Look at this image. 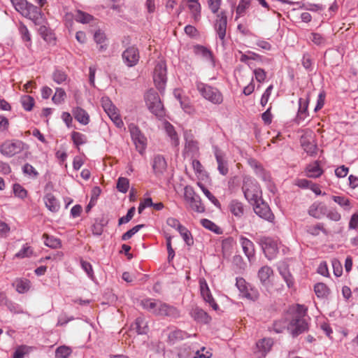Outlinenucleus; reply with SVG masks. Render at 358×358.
<instances>
[{
    "label": "nucleus",
    "mask_w": 358,
    "mask_h": 358,
    "mask_svg": "<svg viewBox=\"0 0 358 358\" xmlns=\"http://www.w3.org/2000/svg\"><path fill=\"white\" fill-rule=\"evenodd\" d=\"M140 304L145 310L155 316L173 318H177L180 316V312L176 307L159 299H144L141 301Z\"/></svg>",
    "instance_id": "1"
},
{
    "label": "nucleus",
    "mask_w": 358,
    "mask_h": 358,
    "mask_svg": "<svg viewBox=\"0 0 358 358\" xmlns=\"http://www.w3.org/2000/svg\"><path fill=\"white\" fill-rule=\"evenodd\" d=\"M242 189L245 198L250 203H257L262 199V190L258 183L250 177L243 178Z\"/></svg>",
    "instance_id": "2"
},
{
    "label": "nucleus",
    "mask_w": 358,
    "mask_h": 358,
    "mask_svg": "<svg viewBox=\"0 0 358 358\" xmlns=\"http://www.w3.org/2000/svg\"><path fill=\"white\" fill-rule=\"evenodd\" d=\"M196 89L201 96L213 104H220L223 101V96L218 89L208 84L198 82Z\"/></svg>",
    "instance_id": "3"
},
{
    "label": "nucleus",
    "mask_w": 358,
    "mask_h": 358,
    "mask_svg": "<svg viewBox=\"0 0 358 358\" xmlns=\"http://www.w3.org/2000/svg\"><path fill=\"white\" fill-rule=\"evenodd\" d=\"M146 105L150 112L158 117L164 115V106L158 93L154 90H150L145 95Z\"/></svg>",
    "instance_id": "4"
},
{
    "label": "nucleus",
    "mask_w": 358,
    "mask_h": 358,
    "mask_svg": "<svg viewBox=\"0 0 358 358\" xmlns=\"http://www.w3.org/2000/svg\"><path fill=\"white\" fill-rule=\"evenodd\" d=\"M178 356L179 358H210L212 353L206 350L205 347L199 350L194 347L184 345L179 349Z\"/></svg>",
    "instance_id": "5"
},
{
    "label": "nucleus",
    "mask_w": 358,
    "mask_h": 358,
    "mask_svg": "<svg viewBox=\"0 0 358 358\" xmlns=\"http://www.w3.org/2000/svg\"><path fill=\"white\" fill-rule=\"evenodd\" d=\"M129 130L131 136V139L136 145L137 151L143 155L147 147V138L141 132L140 129L135 124L129 125Z\"/></svg>",
    "instance_id": "6"
},
{
    "label": "nucleus",
    "mask_w": 358,
    "mask_h": 358,
    "mask_svg": "<svg viewBox=\"0 0 358 358\" xmlns=\"http://www.w3.org/2000/svg\"><path fill=\"white\" fill-rule=\"evenodd\" d=\"M185 199L189 203V207L194 211L203 213L205 212L206 208L203 204L200 196L195 194L193 189L190 187L185 188Z\"/></svg>",
    "instance_id": "7"
},
{
    "label": "nucleus",
    "mask_w": 358,
    "mask_h": 358,
    "mask_svg": "<svg viewBox=\"0 0 358 358\" xmlns=\"http://www.w3.org/2000/svg\"><path fill=\"white\" fill-rule=\"evenodd\" d=\"M24 149V143L20 141L4 142L0 147V152L2 155L11 157L20 153Z\"/></svg>",
    "instance_id": "8"
},
{
    "label": "nucleus",
    "mask_w": 358,
    "mask_h": 358,
    "mask_svg": "<svg viewBox=\"0 0 358 358\" xmlns=\"http://www.w3.org/2000/svg\"><path fill=\"white\" fill-rule=\"evenodd\" d=\"M227 26V12L222 10L220 13L216 15V19L214 23V29L220 39L224 43Z\"/></svg>",
    "instance_id": "9"
},
{
    "label": "nucleus",
    "mask_w": 358,
    "mask_h": 358,
    "mask_svg": "<svg viewBox=\"0 0 358 358\" xmlns=\"http://www.w3.org/2000/svg\"><path fill=\"white\" fill-rule=\"evenodd\" d=\"M153 80L159 90L164 89L166 82V68L164 62H161L156 64L153 73Z\"/></svg>",
    "instance_id": "10"
},
{
    "label": "nucleus",
    "mask_w": 358,
    "mask_h": 358,
    "mask_svg": "<svg viewBox=\"0 0 358 358\" xmlns=\"http://www.w3.org/2000/svg\"><path fill=\"white\" fill-rule=\"evenodd\" d=\"M255 213L261 218L272 222L274 220V215L271 212L269 206L262 199L257 203H252Z\"/></svg>",
    "instance_id": "11"
},
{
    "label": "nucleus",
    "mask_w": 358,
    "mask_h": 358,
    "mask_svg": "<svg viewBox=\"0 0 358 358\" xmlns=\"http://www.w3.org/2000/svg\"><path fill=\"white\" fill-rule=\"evenodd\" d=\"M122 56L124 62L129 67L136 65L140 58L138 50L134 46H131L127 48L122 52Z\"/></svg>",
    "instance_id": "12"
},
{
    "label": "nucleus",
    "mask_w": 358,
    "mask_h": 358,
    "mask_svg": "<svg viewBox=\"0 0 358 358\" xmlns=\"http://www.w3.org/2000/svg\"><path fill=\"white\" fill-rule=\"evenodd\" d=\"M236 285L242 295L249 299L255 300L258 297L257 291L250 288V285L242 278H236Z\"/></svg>",
    "instance_id": "13"
},
{
    "label": "nucleus",
    "mask_w": 358,
    "mask_h": 358,
    "mask_svg": "<svg viewBox=\"0 0 358 358\" xmlns=\"http://www.w3.org/2000/svg\"><path fill=\"white\" fill-rule=\"evenodd\" d=\"M24 17L31 20L35 24H42L45 22V17L41 8L33 4L29 6Z\"/></svg>",
    "instance_id": "14"
},
{
    "label": "nucleus",
    "mask_w": 358,
    "mask_h": 358,
    "mask_svg": "<svg viewBox=\"0 0 358 358\" xmlns=\"http://www.w3.org/2000/svg\"><path fill=\"white\" fill-rule=\"evenodd\" d=\"M199 286L201 294L204 299V301L209 303V305L213 308V310H217L218 309V305L215 301L208 285L206 281L204 279H200L199 280Z\"/></svg>",
    "instance_id": "15"
},
{
    "label": "nucleus",
    "mask_w": 358,
    "mask_h": 358,
    "mask_svg": "<svg viewBox=\"0 0 358 358\" xmlns=\"http://www.w3.org/2000/svg\"><path fill=\"white\" fill-rule=\"evenodd\" d=\"M262 248L268 259H271L278 250V244L275 241L268 237H264L261 239Z\"/></svg>",
    "instance_id": "16"
},
{
    "label": "nucleus",
    "mask_w": 358,
    "mask_h": 358,
    "mask_svg": "<svg viewBox=\"0 0 358 358\" xmlns=\"http://www.w3.org/2000/svg\"><path fill=\"white\" fill-rule=\"evenodd\" d=\"M290 326L294 336H297L307 329V322L301 315H295L290 322Z\"/></svg>",
    "instance_id": "17"
},
{
    "label": "nucleus",
    "mask_w": 358,
    "mask_h": 358,
    "mask_svg": "<svg viewBox=\"0 0 358 358\" xmlns=\"http://www.w3.org/2000/svg\"><path fill=\"white\" fill-rule=\"evenodd\" d=\"M184 138L185 141V151L195 154L199 150V143L194 139V137L191 131H185L184 132Z\"/></svg>",
    "instance_id": "18"
},
{
    "label": "nucleus",
    "mask_w": 358,
    "mask_h": 358,
    "mask_svg": "<svg viewBox=\"0 0 358 358\" xmlns=\"http://www.w3.org/2000/svg\"><path fill=\"white\" fill-rule=\"evenodd\" d=\"M309 103V98L306 99L300 98L299 100V110L297 115L296 117V122L297 124H300L303 122L309 115L308 111V106Z\"/></svg>",
    "instance_id": "19"
},
{
    "label": "nucleus",
    "mask_w": 358,
    "mask_h": 358,
    "mask_svg": "<svg viewBox=\"0 0 358 358\" xmlns=\"http://www.w3.org/2000/svg\"><path fill=\"white\" fill-rule=\"evenodd\" d=\"M273 341L271 338H263L257 343V349L255 352L258 358L264 357L271 349Z\"/></svg>",
    "instance_id": "20"
},
{
    "label": "nucleus",
    "mask_w": 358,
    "mask_h": 358,
    "mask_svg": "<svg viewBox=\"0 0 358 358\" xmlns=\"http://www.w3.org/2000/svg\"><path fill=\"white\" fill-rule=\"evenodd\" d=\"M327 212L326 205L321 202H314L308 209V214L317 219H320L324 216Z\"/></svg>",
    "instance_id": "21"
},
{
    "label": "nucleus",
    "mask_w": 358,
    "mask_h": 358,
    "mask_svg": "<svg viewBox=\"0 0 358 358\" xmlns=\"http://www.w3.org/2000/svg\"><path fill=\"white\" fill-rule=\"evenodd\" d=\"M278 271L280 275L282 277L284 280L285 281L287 286L289 288H291L294 286V278L292 275L290 273L288 266L285 262H280L278 266Z\"/></svg>",
    "instance_id": "22"
},
{
    "label": "nucleus",
    "mask_w": 358,
    "mask_h": 358,
    "mask_svg": "<svg viewBox=\"0 0 358 358\" xmlns=\"http://www.w3.org/2000/svg\"><path fill=\"white\" fill-rule=\"evenodd\" d=\"M187 6L193 20L199 22L201 17V6L199 1L187 2Z\"/></svg>",
    "instance_id": "23"
},
{
    "label": "nucleus",
    "mask_w": 358,
    "mask_h": 358,
    "mask_svg": "<svg viewBox=\"0 0 358 358\" xmlns=\"http://www.w3.org/2000/svg\"><path fill=\"white\" fill-rule=\"evenodd\" d=\"M166 162L163 156H155L152 162V169L157 176L162 175L166 169Z\"/></svg>",
    "instance_id": "24"
},
{
    "label": "nucleus",
    "mask_w": 358,
    "mask_h": 358,
    "mask_svg": "<svg viewBox=\"0 0 358 358\" xmlns=\"http://www.w3.org/2000/svg\"><path fill=\"white\" fill-rule=\"evenodd\" d=\"M191 316L198 322L207 324L211 320V317L203 310L196 307L190 313Z\"/></svg>",
    "instance_id": "25"
},
{
    "label": "nucleus",
    "mask_w": 358,
    "mask_h": 358,
    "mask_svg": "<svg viewBox=\"0 0 358 358\" xmlns=\"http://www.w3.org/2000/svg\"><path fill=\"white\" fill-rule=\"evenodd\" d=\"M164 127L167 136L171 139L172 145L174 147H178L179 145L180 141L174 127L170 122L166 121L164 123Z\"/></svg>",
    "instance_id": "26"
},
{
    "label": "nucleus",
    "mask_w": 358,
    "mask_h": 358,
    "mask_svg": "<svg viewBox=\"0 0 358 358\" xmlns=\"http://www.w3.org/2000/svg\"><path fill=\"white\" fill-rule=\"evenodd\" d=\"M44 202L47 208L51 212H57L60 208L58 200L52 193H48L44 196Z\"/></svg>",
    "instance_id": "27"
},
{
    "label": "nucleus",
    "mask_w": 358,
    "mask_h": 358,
    "mask_svg": "<svg viewBox=\"0 0 358 358\" xmlns=\"http://www.w3.org/2000/svg\"><path fill=\"white\" fill-rule=\"evenodd\" d=\"M215 156L217 163V169L219 172L223 176L227 175L229 169L227 162L224 159L222 152L220 150L216 149Z\"/></svg>",
    "instance_id": "28"
},
{
    "label": "nucleus",
    "mask_w": 358,
    "mask_h": 358,
    "mask_svg": "<svg viewBox=\"0 0 358 358\" xmlns=\"http://www.w3.org/2000/svg\"><path fill=\"white\" fill-rule=\"evenodd\" d=\"M75 119L83 125H87L90 122V116L86 110L80 107H76L72 110Z\"/></svg>",
    "instance_id": "29"
},
{
    "label": "nucleus",
    "mask_w": 358,
    "mask_h": 358,
    "mask_svg": "<svg viewBox=\"0 0 358 358\" xmlns=\"http://www.w3.org/2000/svg\"><path fill=\"white\" fill-rule=\"evenodd\" d=\"M240 243L242 246L243 250L245 255L250 259L251 257L254 256L255 254V248L253 243L249 240L248 238L241 236L240 237Z\"/></svg>",
    "instance_id": "30"
},
{
    "label": "nucleus",
    "mask_w": 358,
    "mask_h": 358,
    "mask_svg": "<svg viewBox=\"0 0 358 358\" xmlns=\"http://www.w3.org/2000/svg\"><path fill=\"white\" fill-rule=\"evenodd\" d=\"M131 327L138 334H146L148 331V323L143 317H137Z\"/></svg>",
    "instance_id": "31"
},
{
    "label": "nucleus",
    "mask_w": 358,
    "mask_h": 358,
    "mask_svg": "<svg viewBox=\"0 0 358 358\" xmlns=\"http://www.w3.org/2000/svg\"><path fill=\"white\" fill-rule=\"evenodd\" d=\"M230 212L236 217H241L244 214V207L238 200H232L229 205Z\"/></svg>",
    "instance_id": "32"
},
{
    "label": "nucleus",
    "mask_w": 358,
    "mask_h": 358,
    "mask_svg": "<svg viewBox=\"0 0 358 358\" xmlns=\"http://www.w3.org/2000/svg\"><path fill=\"white\" fill-rule=\"evenodd\" d=\"M273 269L268 266H262L258 271V277L263 285H266L269 282L270 277L273 275Z\"/></svg>",
    "instance_id": "33"
},
{
    "label": "nucleus",
    "mask_w": 358,
    "mask_h": 358,
    "mask_svg": "<svg viewBox=\"0 0 358 358\" xmlns=\"http://www.w3.org/2000/svg\"><path fill=\"white\" fill-rule=\"evenodd\" d=\"M323 173L318 162L309 164L306 168V176L309 178H318Z\"/></svg>",
    "instance_id": "34"
},
{
    "label": "nucleus",
    "mask_w": 358,
    "mask_h": 358,
    "mask_svg": "<svg viewBox=\"0 0 358 358\" xmlns=\"http://www.w3.org/2000/svg\"><path fill=\"white\" fill-rule=\"evenodd\" d=\"M13 5L15 10L20 13L23 16L27 13L28 8L31 3L26 0H12Z\"/></svg>",
    "instance_id": "35"
},
{
    "label": "nucleus",
    "mask_w": 358,
    "mask_h": 358,
    "mask_svg": "<svg viewBox=\"0 0 358 358\" xmlns=\"http://www.w3.org/2000/svg\"><path fill=\"white\" fill-rule=\"evenodd\" d=\"M315 294L318 298H327L329 294V287L322 282L317 283L314 287Z\"/></svg>",
    "instance_id": "36"
},
{
    "label": "nucleus",
    "mask_w": 358,
    "mask_h": 358,
    "mask_svg": "<svg viewBox=\"0 0 358 358\" xmlns=\"http://www.w3.org/2000/svg\"><path fill=\"white\" fill-rule=\"evenodd\" d=\"M43 238L44 239V243L46 246L51 248H58L61 246L60 240L57 238H55L52 236H49L46 234L43 235Z\"/></svg>",
    "instance_id": "37"
},
{
    "label": "nucleus",
    "mask_w": 358,
    "mask_h": 358,
    "mask_svg": "<svg viewBox=\"0 0 358 358\" xmlns=\"http://www.w3.org/2000/svg\"><path fill=\"white\" fill-rule=\"evenodd\" d=\"M20 103L26 111H31L35 104L34 99L29 95H23L20 98Z\"/></svg>",
    "instance_id": "38"
},
{
    "label": "nucleus",
    "mask_w": 358,
    "mask_h": 358,
    "mask_svg": "<svg viewBox=\"0 0 358 358\" xmlns=\"http://www.w3.org/2000/svg\"><path fill=\"white\" fill-rule=\"evenodd\" d=\"M16 291L20 294L27 292L29 288L31 282L27 279L17 280L15 282Z\"/></svg>",
    "instance_id": "39"
},
{
    "label": "nucleus",
    "mask_w": 358,
    "mask_h": 358,
    "mask_svg": "<svg viewBox=\"0 0 358 358\" xmlns=\"http://www.w3.org/2000/svg\"><path fill=\"white\" fill-rule=\"evenodd\" d=\"M101 105L108 115L117 110V108L108 97H103L101 99Z\"/></svg>",
    "instance_id": "40"
},
{
    "label": "nucleus",
    "mask_w": 358,
    "mask_h": 358,
    "mask_svg": "<svg viewBox=\"0 0 358 358\" xmlns=\"http://www.w3.org/2000/svg\"><path fill=\"white\" fill-rule=\"evenodd\" d=\"M72 353L70 347L62 345L58 347L55 350V358H68Z\"/></svg>",
    "instance_id": "41"
},
{
    "label": "nucleus",
    "mask_w": 358,
    "mask_h": 358,
    "mask_svg": "<svg viewBox=\"0 0 358 358\" xmlns=\"http://www.w3.org/2000/svg\"><path fill=\"white\" fill-rule=\"evenodd\" d=\"M71 139L73 143L77 146L83 145L87 141V136L78 131H73L71 133Z\"/></svg>",
    "instance_id": "42"
},
{
    "label": "nucleus",
    "mask_w": 358,
    "mask_h": 358,
    "mask_svg": "<svg viewBox=\"0 0 358 358\" xmlns=\"http://www.w3.org/2000/svg\"><path fill=\"white\" fill-rule=\"evenodd\" d=\"M201 224L206 229H209L210 231H213L217 234H222L221 229L218 226H217L214 222L208 219L201 220Z\"/></svg>",
    "instance_id": "43"
},
{
    "label": "nucleus",
    "mask_w": 358,
    "mask_h": 358,
    "mask_svg": "<svg viewBox=\"0 0 358 358\" xmlns=\"http://www.w3.org/2000/svg\"><path fill=\"white\" fill-rule=\"evenodd\" d=\"M309 39L316 45L324 46L327 43V39L320 34L313 32Z\"/></svg>",
    "instance_id": "44"
},
{
    "label": "nucleus",
    "mask_w": 358,
    "mask_h": 358,
    "mask_svg": "<svg viewBox=\"0 0 358 358\" xmlns=\"http://www.w3.org/2000/svg\"><path fill=\"white\" fill-rule=\"evenodd\" d=\"M74 18L76 21L85 24L89 23L93 19V17L88 13L78 10L74 15Z\"/></svg>",
    "instance_id": "45"
},
{
    "label": "nucleus",
    "mask_w": 358,
    "mask_h": 358,
    "mask_svg": "<svg viewBox=\"0 0 358 358\" xmlns=\"http://www.w3.org/2000/svg\"><path fill=\"white\" fill-rule=\"evenodd\" d=\"M67 78L68 76L62 70L57 69L52 73L53 80L59 85L62 84Z\"/></svg>",
    "instance_id": "46"
},
{
    "label": "nucleus",
    "mask_w": 358,
    "mask_h": 358,
    "mask_svg": "<svg viewBox=\"0 0 358 358\" xmlns=\"http://www.w3.org/2000/svg\"><path fill=\"white\" fill-rule=\"evenodd\" d=\"M198 186L201 188L205 196L216 206H220L219 201L216 197L203 185L201 182L197 183Z\"/></svg>",
    "instance_id": "47"
},
{
    "label": "nucleus",
    "mask_w": 358,
    "mask_h": 358,
    "mask_svg": "<svg viewBox=\"0 0 358 358\" xmlns=\"http://www.w3.org/2000/svg\"><path fill=\"white\" fill-rule=\"evenodd\" d=\"M129 187V181L127 178L120 177L117 180V189L119 192L126 193Z\"/></svg>",
    "instance_id": "48"
},
{
    "label": "nucleus",
    "mask_w": 358,
    "mask_h": 358,
    "mask_svg": "<svg viewBox=\"0 0 358 358\" xmlns=\"http://www.w3.org/2000/svg\"><path fill=\"white\" fill-rule=\"evenodd\" d=\"M65 97V91L62 88L57 87L56 88V92L52 96V100L55 104H59L64 101Z\"/></svg>",
    "instance_id": "49"
},
{
    "label": "nucleus",
    "mask_w": 358,
    "mask_h": 358,
    "mask_svg": "<svg viewBox=\"0 0 358 358\" xmlns=\"http://www.w3.org/2000/svg\"><path fill=\"white\" fill-rule=\"evenodd\" d=\"M22 172L24 174L27 175L32 178H36L38 176V172L32 165L29 164V163H26L23 166Z\"/></svg>",
    "instance_id": "50"
},
{
    "label": "nucleus",
    "mask_w": 358,
    "mask_h": 358,
    "mask_svg": "<svg viewBox=\"0 0 358 358\" xmlns=\"http://www.w3.org/2000/svg\"><path fill=\"white\" fill-rule=\"evenodd\" d=\"M6 306L11 313L14 314L24 313V311L23 310L22 308L20 305L12 301L8 300V302H6Z\"/></svg>",
    "instance_id": "51"
},
{
    "label": "nucleus",
    "mask_w": 358,
    "mask_h": 358,
    "mask_svg": "<svg viewBox=\"0 0 358 358\" xmlns=\"http://www.w3.org/2000/svg\"><path fill=\"white\" fill-rule=\"evenodd\" d=\"M181 236L182 237L185 242L188 245H191L193 244V238L191 233L185 227H180V229L178 231Z\"/></svg>",
    "instance_id": "52"
},
{
    "label": "nucleus",
    "mask_w": 358,
    "mask_h": 358,
    "mask_svg": "<svg viewBox=\"0 0 358 358\" xmlns=\"http://www.w3.org/2000/svg\"><path fill=\"white\" fill-rule=\"evenodd\" d=\"M332 199L345 209H350L351 208L350 200L345 196H333Z\"/></svg>",
    "instance_id": "53"
},
{
    "label": "nucleus",
    "mask_w": 358,
    "mask_h": 358,
    "mask_svg": "<svg viewBox=\"0 0 358 358\" xmlns=\"http://www.w3.org/2000/svg\"><path fill=\"white\" fill-rule=\"evenodd\" d=\"M144 227V224H138L127 231L122 236V241H127L131 238L135 234H136L141 228Z\"/></svg>",
    "instance_id": "54"
},
{
    "label": "nucleus",
    "mask_w": 358,
    "mask_h": 358,
    "mask_svg": "<svg viewBox=\"0 0 358 358\" xmlns=\"http://www.w3.org/2000/svg\"><path fill=\"white\" fill-rule=\"evenodd\" d=\"M250 4V0H241L236 8V14L238 16L243 15L245 13L246 9L249 8Z\"/></svg>",
    "instance_id": "55"
},
{
    "label": "nucleus",
    "mask_w": 358,
    "mask_h": 358,
    "mask_svg": "<svg viewBox=\"0 0 358 358\" xmlns=\"http://www.w3.org/2000/svg\"><path fill=\"white\" fill-rule=\"evenodd\" d=\"M302 147H303L304 151L309 155L313 156V155H315L317 154V145H315L313 143H310V142L304 143L302 145Z\"/></svg>",
    "instance_id": "56"
},
{
    "label": "nucleus",
    "mask_w": 358,
    "mask_h": 358,
    "mask_svg": "<svg viewBox=\"0 0 358 358\" xmlns=\"http://www.w3.org/2000/svg\"><path fill=\"white\" fill-rule=\"evenodd\" d=\"M135 210H136L135 207L130 208L128 210L127 215L119 219V220H118L119 225L129 222L133 218L134 213H135Z\"/></svg>",
    "instance_id": "57"
},
{
    "label": "nucleus",
    "mask_w": 358,
    "mask_h": 358,
    "mask_svg": "<svg viewBox=\"0 0 358 358\" xmlns=\"http://www.w3.org/2000/svg\"><path fill=\"white\" fill-rule=\"evenodd\" d=\"M13 192L15 195L20 199H24L27 195V190L20 184L13 185Z\"/></svg>",
    "instance_id": "58"
},
{
    "label": "nucleus",
    "mask_w": 358,
    "mask_h": 358,
    "mask_svg": "<svg viewBox=\"0 0 358 358\" xmlns=\"http://www.w3.org/2000/svg\"><path fill=\"white\" fill-rule=\"evenodd\" d=\"M256 176L261 178L262 180L266 182L270 181L271 176L269 173L266 172L262 166H259L255 171Z\"/></svg>",
    "instance_id": "59"
},
{
    "label": "nucleus",
    "mask_w": 358,
    "mask_h": 358,
    "mask_svg": "<svg viewBox=\"0 0 358 358\" xmlns=\"http://www.w3.org/2000/svg\"><path fill=\"white\" fill-rule=\"evenodd\" d=\"M209 9L210 11L215 14L220 8L222 0H206Z\"/></svg>",
    "instance_id": "60"
},
{
    "label": "nucleus",
    "mask_w": 358,
    "mask_h": 358,
    "mask_svg": "<svg viewBox=\"0 0 358 358\" xmlns=\"http://www.w3.org/2000/svg\"><path fill=\"white\" fill-rule=\"evenodd\" d=\"M273 89V85H269L266 89L264 94H262V96L261 97V100H260V104L262 106H265L266 105V103H268Z\"/></svg>",
    "instance_id": "61"
},
{
    "label": "nucleus",
    "mask_w": 358,
    "mask_h": 358,
    "mask_svg": "<svg viewBox=\"0 0 358 358\" xmlns=\"http://www.w3.org/2000/svg\"><path fill=\"white\" fill-rule=\"evenodd\" d=\"M80 264H81L82 268L86 272L87 275L91 279H93V278H94V271H93V269H92V264L90 262L84 261V260H81L80 261Z\"/></svg>",
    "instance_id": "62"
},
{
    "label": "nucleus",
    "mask_w": 358,
    "mask_h": 358,
    "mask_svg": "<svg viewBox=\"0 0 358 358\" xmlns=\"http://www.w3.org/2000/svg\"><path fill=\"white\" fill-rule=\"evenodd\" d=\"M302 65L308 71L313 70V60L309 54H304L302 58Z\"/></svg>",
    "instance_id": "63"
},
{
    "label": "nucleus",
    "mask_w": 358,
    "mask_h": 358,
    "mask_svg": "<svg viewBox=\"0 0 358 358\" xmlns=\"http://www.w3.org/2000/svg\"><path fill=\"white\" fill-rule=\"evenodd\" d=\"M333 269H334V273L336 277H340L342 275L343 273V268L341 262L336 259H334L331 261Z\"/></svg>",
    "instance_id": "64"
}]
</instances>
